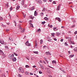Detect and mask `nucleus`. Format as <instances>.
I'll return each mask as SVG.
<instances>
[{"label": "nucleus", "instance_id": "obj_1", "mask_svg": "<svg viewBox=\"0 0 77 77\" xmlns=\"http://www.w3.org/2000/svg\"><path fill=\"white\" fill-rule=\"evenodd\" d=\"M14 57V54H10L8 55V58L10 59H12Z\"/></svg>", "mask_w": 77, "mask_h": 77}, {"label": "nucleus", "instance_id": "obj_2", "mask_svg": "<svg viewBox=\"0 0 77 77\" xmlns=\"http://www.w3.org/2000/svg\"><path fill=\"white\" fill-rule=\"evenodd\" d=\"M0 53L1 54H2V56H3V58H4V57H5L6 55L4 54V53H3V52L1 50H0Z\"/></svg>", "mask_w": 77, "mask_h": 77}, {"label": "nucleus", "instance_id": "obj_3", "mask_svg": "<svg viewBox=\"0 0 77 77\" xmlns=\"http://www.w3.org/2000/svg\"><path fill=\"white\" fill-rule=\"evenodd\" d=\"M60 6L61 5L60 4H59L57 6V11H59V9L60 8Z\"/></svg>", "mask_w": 77, "mask_h": 77}, {"label": "nucleus", "instance_id": "obj_4", "mask_svg": "<svg viewBox=\"0 0 77 77\" xmlns=\"http://www.w3.org/2000/svg\"><path fill=\"white\" fill-rule=\"evenodd\" d=\"M35 48H37V46H38V45L37 44V41L36 40H35Z\"/></svg>", "mask_w": 77, "mask_h": 77}, {"label": "nucleus", "instance_id": "obj_5", "mask_svg": "<svg viewBox=\"0 0 77 77\" xmlns=\"http://www.w3.org/2000/svg\"><path fill=\"white\" fill-rule=\"evenodd\" d=\"M0 43H1L2 44H5V42L2 39H0Z\"/></svg>", "mask_w": 77, "mask_h": 77}, {"label": "nucleus", "instance_id": "obj_6", "mask_svg": "<svg viewBox=\"0 0 77 77\" xmlns=\"http://www.w3.org/2000/svg\"><path fill=\"white\" fill-rule=\"evenodd\" d=\"M12 61L13 62H15L17 60V59H16V58L15 57H13L12 59H11Z\"/></svg>", "mask_w": 77, "mask_h": 77}, {"label": "nucleus", "instance_id": "obj_7", "mask_svg": "<svg viewBox=\"0 0 77 77\" xmlns=\"http://www.w3.org/2000/svg\"><path fill=\"white\" fill-rule=\"evenodd\" d=\"M35 1L36 2H38V3H42V2L41 1H40L39 0H35Z\"/></svg>", "mask_w": 77, "mask_h": 77}, {"label": "nucleus", "instance_id": "obj_8", "mask_svg": "<svg viewBox=\"0 0 77 77\" xmlns=\"http://www.w3.org/2000/svg\"><path fill=\"white\" fill-rule=\"evenodd\" d=\"M25 45L27 46H30V44L29 43V41H27V42L25 43Z\"/></svg>", "mask_w": 77, "mask_h": 77}, {"label": "nucleus", "instance_id": "obj_9", "mask_svg": "<svg viewBox=\"0 0 77 77\" xmlns=\"http://www.w3.org/2000/svg\"><path fill=\"white\" fill-rule=\"evenodd\" d=\"M56 35H57V36H60V33L59 32H57Z\"/></svg>", "mask_w": 77, "mask_h": 77}, {"label": "nucleus", "instance_id": "obj_10", "mask_svg": "<svg viewBox=\"0 0 77 77\" xmlns=\"http://www.w3.org/2000/svg\"><path fill=\"white\" fill-rule=\"evenodd\" d=\"M45 54L47 55H49V54L51 55V54H50V52H49V51L46 52Z\"/></svg>", "mask_w": 77, "mask_h": 77}, {"label": "nucleus", "instance_id": "obj_11", "mask_svg": "<svg viewBox=\"0 0 77 77\" xmlns=\"http://www.w3.org/2000/svg\"><path fill=\"white\" fill-rule=\"evenodd\" d=\"M55 19H56V20H58V21L59 22H60V21L61 20H60V19L59 17H56V18Z\"/></svg>", "mask_w": 77, "mask_h": 77}, {"label": "nucleus", "instance_id": "obj_12", "mask_svg": "<svg viewBox=\"0 0 77 77\" xmlns=\"http://www.w3.org/2000/svg\"><path fill=\"white\" fill-rule=\"evenodd\" d=\"M39 64H40V67H41V68H42L43 69H44V68L43 66H42V64H40V63H39Z\"/></svg>", "mask_w": 77, "mask_h": 77}, {"label": "nucleus", "instance_id": "obj_13", "mask_svg": "<svg viewBox=\"0 0 77 77\" xmlns=\"http://www.w3.org/2000/svg\"><path fill=\"white\" fill-rule=\"evenodd\" d=\"M44 20H45L46 21H48V20L49 19L47 17H45L44 18Z\"/></svg>", "mask_w": 77, "mask_h": 77}, {"label": "nucleus", "instance_id": "obj_14", "mask_svg": "<svg viewBox=\"0 0 77 77\" xmlns=\"http://www.w3.org/2000/svg\"><path fill=\"white\" fill-rule=\"evenodd\" d=\"M24 0H23L22 1H21V4L22 5H24Z\"/></svg>", "mask_w": 77, "mask_h": 77}, {"label": "nucleus", "instance_id": "obj_15", "mask_svg": "<svg viewBox=\"0 0 77 77\" xmlns=\"http://www.w3.org/2000/svg\"><path fill=\"white\" fill-rule=\"evenodd\" d=\"M8 4H9V3L8 2L7 4L5 5V8H7L8 7Z\"/></svg>", "mask_w": 77, "mask_h": 77}, {"label": "nucleus", "instance_id": "obj_16", "mask_svg": "<svg viewBox=\"0 0 77 77\" xmlns=\"http://www.w3.org/2000/svg\"><path fill=\"white\" fill-rule=\"evenodd\" d=\"M52 62L53 64H54V63L56 64V62L55 60H53Z\"/></svg>", "mask_w": 77, "mask_h": 77}, {"label": "nucleus", "instance_id": "obj_17", "mask_svg": "<svg viewBox=\"0 0 77 77\" xmlns=\"http://www.w3.org/2000/svg\"><path fill=\"white\" fill-rule=\"evenodd\" d=\"M30 17L31 19H32V20H33L34 18V17L32 16V15H30Z\"/></svg>", "mask_w": 77, "mask_h": 77}, {"label": "nucleus", "instance_id": "obj_18", "mask_svg": "<svg viewBox=\"0 0 77 77\" xmlns=\"http://www.w3.org/2000/svg\"><path fill=\"white\" fill-rule=\"evenodd\" d=\"M29 26L32 27H33V25L32 24V23H29Z\"/></svg>", "mask_w": 77, "mask_h": 77}, {"label": "nucleus", "instance_id": "obj_19", "mask_svg": "<svg viewBox=\"0 0 77 77\" xmlns=\"http://www.w3.org/2000/svg\"><path fill=\"white\" fill-rule=\"evenodd\" d=\"M37 15V12H36V11H35L34 12V15L35 16H36Z\"/></svg>", "mask_w": 77, "mask_h": 77}, {"label": "nucleus", "instance_id": "obj_20", "mask_svg": "<svg viewBox=\"0 0 77 77\" xmlns=\"http://www.w3.org/2000/svg\"><path fill=\"white\" fill-rule=\"evenodd\" d=\"M25 32V29H23V30L21 31V33H24Z\"/></svg>", "mask_w": 77, "mask_h": 77}, {"label": "nucleus", "instance_id": "obj_21", "mask_svg": "<svg viewBox=\"0 0 77 77\" xmlns=\"http://www.w3.org/2000/svg\"><path fill=\"white\" fill-rule=\"evenodd\" d=\"M54 34H55V33H51V35H52V37H54Z\"/></svg>", "mask_w": 77, "mask_h": 77}, {"label": "nucleus", "instance_id": "obj_22", "mask_svg": "<svg viewBox=\"0 0 77 77\" xmlns=\"http://www.w3.org/2000/svg\"><path fill=\"white\" fill-rule=\"evenodd\" d=\"M33 52L35 54H38V51H33Z\"/></svg>", "mask_w": 77, "mask_h": 77}, {"label": "nucleus", "instance_id": "obj_23", "mask_svg": "<svg viewBox=\"0 0 77 77\" xmlns=\"http://www.w3.org/2000/svg\"><path fill=\"white\" fill-rule=\"evenodd\" d=\"M74 56V55L73 54H72V55H70L69 57H73Z\"/></svg>", "mask_w": 77, "mask_h": 77}, {"label": "nucleus", "instance_id": "obj_24", "mask_svg": "<svg viewBox=\"0 0 77 77\" xmlns=\"http://www.w3.org/2000/svg\"><path fill=\"white\" fill-rule=\"evenodd\" d=\"M20 8V6H18L16 8V9L17 10H18V9Z\"/></svg>", "mask_w": 77, "mask_h": 77}, {"label": "nucleus", "instance_id": "obj_25", "mask_svg": "<svg viewBox=\"0 0 77 77\" xmlns=\"http://www.w3.org/2000/svg\"><path fill=\"white\" fill-rule=\"evenodd\" d=\"M21 72H22V73H24V69H22L21 70Z\"/></svg>", "mask_w": 77, "mask_h": 77}, {"label": "nucleus", "instance_id": "obj_26", "mask_svg": "<svg viewBox=\"0 0 77 77\" xmlns=\"http://www.w3.org/2000/svg\"><path fill=\"white\" fill-rule=\"evenodd\" d=\"M43 42V41H42V40L41 39L40 40V44H42V43Z\"/></svg>", "mask_w": 77, "mask_h": 77}, {"label": "nucleus", "instance_id": "obj_27", "mask_svg": "<svg viewBox=\"0 0 77 77\" xmlns=\"http://www.w3.org/2000/svg\"><path fill=\"white\" fill-rule=\"evenodd\" d=\"M3 20V18L2 17H0V21H2Z\"/></svg>", "mask_w": 77, "mask_h": 77}, {"label": "nucleus", "instance_id": "obj_28", "mask_svg": "<svg viewBox=\"0 0 77 77\" xmlns=\"http://www.w3.org/2000/svg\"><path fill=\"white\" fill-rule=\"evenodd\" d=\"M77 50V48H75L74 49V51H76V50Z\"/></svg>", "mask_w": 77, "mask_h": 77}, {"label": "nucleus", "instance_id": "obj_29", "mask_svg": "<svg viewBox=\"0 0 77 77\" xmlns=\"http://www.w3.org/2000/svg\"><path fill=\"white\" fill-rule=\"evenodd\" d=\"M25 73L27 75H28V74H29V72L27 71Z\"/></svg>", "mask_w": 77, "mask_h": 77}, {"label": "nucleus", "instance_id": "obj_30", "mask_svg": "<svg viewBox=\"0 0 77 77\" xmlns=\"http://www.w3.org/2000/svg\"><path fill=\"white\" fill-rule=\"evenodd\" d=\"M71 43L72 44H74V42H72V41L70 42V43Z\"/></svg>", "mask_w": 77, "mask_h": 77}, {"label": "nucleus", "instance_id": "obj_31", "mask_svg": "<svg viewBox=\"0 0 77 77\" xmlns=\"http://www.w3.org/2000/svg\"><path fill=\"white\" fill-rule=\"evenodd\" d=\"M65 45H66V46H68V45L66 42L65 43Z\"/></svg>", "mask_w": 77, "mask_h": 77}, {"label": "nucleus", "instance_id": "obj_32", "mask_svg": "<svg viewBox=\"0 0 77 77\" xmlns=\"http://www.w3.org/2000/svg\"><path fill=\"white\" fill-rule=\"evenodd\" d=\"M30 66H28V65H26L25 66V67L26 68H29V67Z\"/></svg>", "mask_w": 77, "mask_h": 77}, {"label": "nucleus", "instance_id": "obj_33", "mask_svg": "<svg viewBox=\"0 0 77 77\" xmlns=\"http://www.w3.org/2000/svg\"><path fill=\"white\" fill-rule=\"evenodd\" d=\"M45 60L46 61V62H47V63H48V60H47V59H45Z\"/></svg>", "mask_w": 77, "mask_h": 77}, {"label": "nucleus", "instance_id": "obj_34", "mask_svg": "<svg viewBox=\"0 0 77 77\" xmlns=\"http://www.w3.org/2000/svg\"><path fill=\"white\" fill-rule=\"evenodd\" d=\"M35 9V8H34V7H32L31 8V10H34V9Z\"/></svg>", "mask_w": 77, "mask_h": 77}, {"label": "nucleus", "instance_id": "obj_35", "mask_svg": "<svg viewBox=\"0 0 77 77\" xmlns=\"http://www.w3.org/2000/svg\"><path fill=\"white\" fill-rule=\"evenodd\" d=\"M9 30H10L9 29H6V32H9Z\"/></svg>", "mask_w": 77, "mask_h": 77}, {"label": "nucleus", "instance_id": "obj_36", "mask_svg": "<svg viewBox=\"0 0 77 77\" xmlns=\"http://www.w3.org/2000/svg\"><path fill=\"white\" fill-rule=\"evenodd\" d=\"M14 55H15V56H18V54H16L15 52L14 53Z\"/></svg>", "mask_w": 77, "mask_h": 77}, {"label": "nucleus", "instance_id": "obj_37", "mask_svg": "<svg viewBox=\"0 0 77 77\" xmlns=\"http://www.w3.org/2000/svg\"><path fill=\"white\" fill-rule=\"evenodd\" d=\"M45 23V21L43 22L42 23V24H44Z\"/></svg>", "mask_w": 77, "mask_h": 77}, {"label": "nucleus", "instance_id": "obj_38", "mask_svg": "<svg viewBox=\"0 0 77 77\" xmlns=\"http://www.w3.org/2000/svg\"><path fill=\"white\" fill-rule=\"evenodd\" d=\"M9 39H10V41H13V39H12V38H10V37L9 38Z\"/></svg>", "mask_w": 77, "mask_h": 77}, {"label": "nucleus", "instance_id": "obj_39", "mask_svg": "<svg viewBox=\"0 0 77 77\" xmlns=\"http://www.w3.org/2000/svg\"><path fill=\"white\" fill-rule=\"evenodd\" d=\"M39 74H42V71H39Z\"/></svg>", "mask_w": 77, "mask_h": 77}, {"label": "nucleus", "instance_id": "obj_40", "mask_svg": "<svg viewBox=\"0 0 77 77\" xmlns=\"http://www.w3.org/2000/svg\"><path fill=\"white\" fill-rule=\"evenodd\" d=\"M56 29V27H54V28H53V30H54V31H56V30H55V29Z\"/></svg>", "mask_w": 77, "mask_h": 77}, {"label": "nucleus", "instance_id": "obj_41", "mask_svg": "<svg viewBox=\"0 0 77 77\" xmlns=\"http://www.w3.org/2000/svg\"><path fill=\"white\" fill-rule=\"evenodd\" d=\"M41 16H43V15H44V13H41Z\"/></svg>", "mask_w": 77, "mask_h": 77}, {"label": "nucleus", "instance_id": "obj_42", "mask_svg": "<svg viewBox=\"0 0 77 77\" xmlns=\"http://www.w3.org/2000/svg\"><path fill=\"white\" fill-rule=\"evenodd\" d=\"M18 77H22V76H21V75L20 74H19L18 75Z\"/></svg>", "mask_w": 77, "mask_h": 77}, {"label": "nucleus", "instance_id": "obj_43", "mask_svg": "<svg viewBox=\"0 0 77 77\" xmlns=\"http://www.w3.org/2000/svg\"><path fill=\"white\" fill-rule=\"evenodd\" d=\"M75 27V25H73L72 26H71V27L72 28H73V27Z\"/></svg>", "mask_w": 77, "mask_h": 77}, {"label": "nucleus", "instance_id": "obj_44", "mask_svg": "<svg viewBox=\"0 0 77 77\" xmlns=\"http://www.w3.org/2000/svg\"><path fill=\"white\" fill-rule=\"evenodd\" d=\"M41 30V29H38L37 30V32H39Z\"/></svg>", "mask_w": 77, "mask_h": 77}, {"label": "nucleus", "instance_id": "obj_45", "mask_svg": "<svg viewBox=\"0 0 77 77\" xmlns=\"http://www.w3.org/2000/svg\"><path fill=\"white\" fill-rule=\"evenodd\" d=\"M71 39V38H69V41H70Z\"/></svg>", "mask_w": 77, "mask_h": 77}, {"label": "nucleus", "instance_id": "obj_46", "mask_svg": "<svg viewBox=\"0 0 77 77\" xmlns=\"http://www.w3.org/2000/svg\"><path fill=\"white\" fill-rule=\"evenodd\" d=\"M43 11H45V8H44L43 9Z\"/></svg>", "mask_w": 77, "mask_h": 77}, {"label": "nucleus", "instance_id": "obj_47", "mask_svg": "<svg viewBox=\"0 0 77 77\" xmlns=\"http://www.w3.org/2000/svg\"><path fill=\"white\" fill-rule=\"evenodd\" d=\"M10 11H11L12 10V7H11L10 8Z\"/></svg>", "mask_w": 77, "mask_h": 77}, {"label": "nucleus", "instance_id": "obj_48", "mask_svg": "<svg viewBox=\"0 0 77 77\" xmlns=\"http://www.w3.org/2000/svg\"><path fill=\"white\" fill-rule=\"evenodd\" d=\"M62 71H63L64 73H66V72H65V71H64V70H62Z\"/></svg>", "mask_w": 77, "mask_h": 77}, {"label": "nucleus", "instance_id": "obj_49", "mask_svg": "<svg viewBox=\"0 0 77 77\" xmlns=\"http://www.w3.org/2000/svg\"><path fill=\"white\" fill-rule=\"evenodd\" d=\"M5 48H8V46H5Z\"/></svg>", "mask_w": 77, "mask_h": 77}, {"label": "nucleus", "instance_id": "obj_50", "mask_svg": "<svg viewBox=\"0 0 77 77\" xmlns=\"http://www.w3.org/2000/svg\"><path fill=\"white\" fill-rule=\"evenodd\" d=\"M54 41H57V39H56V38H54Z\"/></svg>", "mask_w": 77, "mask_h": 77}, {"label": "nucleus", "instance_id": "obj_51", "mask_svg": "<svg viewBox=\"0 0 77 77\" xmlns=\"http://www.w3.org/2000/svg\"><path fill=\"white\" fill-rule=\"evenodd\" d=\"M26 58L27 59V60H29V57H26Z\"/></svg>", "mask_w": 77, "mask_h": 77}, {"label": "nucleus", "instance_id": "obj_52", "mask_svg": "<svg viewBox=\"0 0 77 77\" xmlns=\"http://www.w3.org/2000/svg\"><path fill=\"white\" fill-rule=\"evenodd\" d=\"M49 27H50L51 28H52L53 27V25H51Z\"/></svg>", "mask_w": 77, "mask_h": 77}, {"label": "nucleus", "instance_id": "obj_53", "mask_svg": "<svg viewBox=\"0 0 77 77\" xmlns=\"http://www.w3.org/2000/svg\"><path fill=\"white\" fill-rule=\"evenodd\" d=\"M61 29H64V28H65V26H61Z\"/></svg>", "mask_w": 77, "mask_h": 77}, {"label": "nucleus", "instance_id": "obj_54", "mask_svg": "<svg viewBox=\"0 0 77 77\" xmlns=\"http://www.w3.org/2000/svg\"><path fill=\"white\" fill-rule=\"evenodd\" d=\"M43 62L44 63H45V64H46V63H45V61H44V60H43Z\"/></svg>", "mask_w": 77, "mask_h": 77}, {"label": "nucleus", "instance_id": "obj_55", "mask_svg": "<svg viewBox=\"0 0 77 77\" xmlns=\"http://www.w3.org/2000/svg\"><path fill=\"white\" fill-rule=\"evenodd\" d=\"M48 41H49V42H51V39H49V40H48Z\"/></svg>", "mask_w": 77, "mask_h": 77}, {"label": "nucleus", "instance_id": "obj_56", "mask_svg": "<svg viewBox=\"0 0 77 77\" xmlns=\"http://www.w3.org/2000/svg\"><path fill=\"white\" fill-rule=\"evenodd\" d=\"M77 31H76L75 32H74V34H77Z\"/></svg>", "mask_w": 77, "mask_h": 77}, {"label": "nucleus", "instance_id": "obj_57", "mask_svg": "<svg viewBox=\"0 0 77 77\" xmlns=\"http://www.w3.org/2000/svg\"><path fill=\"white\" fill-rule=\"evenodd\" d=\"M63 39H62L60 40L61 42H63Z\"/></svg>", "mask_w": 77, "mask_h": 77}, {"label": "nucleus", "instance_id": "obj_58", "mask_svg": "<svg viewBox=\"0 0 77 77\" xmlns=\"http://www.w3.org/2000/svg\"><path fill=\"white\" fill-rule=\"evenodd\" d=\"M43 1L44 2H46L47 0H43Z\"/></svg>", "mask_w": 77, "mask_h": 77}, {"label": "nucleus", "instance_id": "obj_59", "mask_svg": "<svg viewBox=\"0 0 77 77\" xmlns=\"http://www.w3.org/2000/svg\"><path fill=\"white\" fill-rule=\"evenodd\" d=\"M45 47H46V46L45 45V46H43V48H45Z\"/></svg>", "mask_w": 77, "mask_h": 77}, {"label": "nucleus", "instance_id": "obj_60", "mask_svg": "<svg viewBox=\"0 0 77 77\" xmlns=\"http://www.w3.org/2000/svg\"><path fill=\"white\" fill-rule=\"evenodd\" d=\"M36 66H33V68H35V67H36Z\"/></svg>", "mask_w": 77, "mask_h": 77}, {"label": "nucleus", "instance_id": "obj_61", "mask_svg": "<svg viewBox=\"0 0 77 77\" xmlns=\"http://www.w3.org/2000/svg\"><path fill=\"white\" fill-rule=\"evenodd\" d=\"M40 62L41 63H42V61H41V60H40Z\"/></svg>", "mask_w": 77, "mask_h": 77}, {"label": "nucleus", "instance_id": "obj_62", "mask_svg": "<svg viewBox=\"0 0 77 77\" xmlns=\"http://www.w3.org/2000/svg\"><path fill=\"white\" fill-rule=\"evenodd\" d=\"M30 75H33V73H30Z\"/></svg>", "mask_w": 77, "mask_h": 77}, {"label": "nucleus", "instance_id": "obj_63", "mask_svg": "<svg viewBox=\"0 0 77 77\" xmlns=\"http://www.w3.org/2000/svg\"><path fill=\"white\" fill-rule=\"evenodd\" d=\"M29 22H30V23H32V20H30V21H29Z\"/></svg>", "mask_w": 77, "mask_h": 77}, {"label": "nucleus", "instance_id": "obj_64", "mask_svg": "<svg viewBox=\"0 0 77 77\" xmlns=\"http://www.w3.org/2000/svg\"><path fill=\"white\" fill-rule=\"evenodd\" d=\"M49 77H52V76H51V75H49Z\"/></svg>", "mask_w": 77, "mask_h": 77}]
</instances>
